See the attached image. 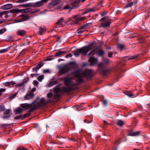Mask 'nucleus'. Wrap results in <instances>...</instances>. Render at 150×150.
I'll list each match as a JSON object with an SVG mask.
<instances>
[{"label": "nucleus", "mask_w": 150, "mask_h": 150, "mask_svg": "<svg viewBox=\"0 0 150 150\" xmlns=\"http://www.w3.org/2000/svg\"><path fill=\"white\" fill-rule=\"evenodd\" d=\"M5 108L4 106L3 105H0V111H2L4 110Z\"/></svg>", "instance_id": "54"}, {"label": "nucleus", "mask_w": 150, "mask_h": 150, "mask_svg": "<svg viewBox=\"0 0 150 150\" xmlns=\"http://www.w3.org/2000/svg\"><path fill=\"white\" fill-rule=\"evenodd\" d=\"M134 4H135V2H132L129 3H128L124 7V8H126L131 7L133 6Z\"/></svg>", "instance_id": "33"}, {"label": "nucleus", "mask_w": 150, "mask_h": 150, "mask_svg": "<svg viewBox=\"0 0 150 150\" xmlns=\"http://www.w3.org/2000/svg\"><path fill=\"white\" fill-rule=\"evenodd\" d=\"M59 0H52L50 3V4L53 6H55L58 4L59 3Z\"/></svg>", "instance_id": "27"}, {"label": "nucleus", "mask_w": 150, "mask_h": 150, "mask_svg": "<svg viewBox=\"0 0 150 150\" xmlns=\"http://www.w3.org/2000/svg\"><path fill=\"white\" fill-rule=\"evenodd\" d=\"M97 61V59L94 57H91L88 59V61L90 63L91 65H93L95 63H96Z\"/></svg>", "instance_id": "13"}, {"label": "nucleus", "mask_w": 150, "mask_h": 150, "mask_svg": "<svg viewBox=\"0 0 150 150\" xmlns=\"http://www.w3.org/2000/svg\"><path fill=\"white\" fill-rule=\"evenodd\" d=\"M83 122L85 123H91L92 122V120H89V119L88 118L85 119L83 120Z\"/></svg>", "instance_id": "39"}, {"label": "nucleus", "mask_w": 150, "mask_h": 150, "mask_svg": "<svg viewBox=\"0 0 150 150\" xmlns=\"http://www.w3.org/2000/svg\"><path fill=\"white\" fill-rule=\"evenodd\" d=\"M83 71L82 69H78L73 72L72 74H74V76L75 78H78L83 76V75H82V73Z\"/></svg>", "instance_id": "6"}, {"label": "nucleus", "mask_w": 150, "mask_h": 150, "mask_svg": "<svg viewBox=\"0 0 150 150\" xmlns=\"http://www.w3.org/2000/svg\"><path fill=\"white\" fill-rule=\"evenodd\" d=\"M23 110V109L20 107H18L14 110V111L16 114H19L22 113Z\"/></svg>", "instance_id": "21"}, {"label": "nucleus", "mask_w": 150, "mask_h": 150, "mask_svg": "<svg viewBox=\"0 0 150 150\" xmlns=\"http://www.w3.org/2000/svg\"><path fill=\"white\" fill-rule=\"evenodd\" d=\"M63 20V18H61L60 19L58 20L56 23L58 25H60Z\"/></svg>", "instance_id": "49"}, {"label": "nucleus", "mask_w": 150, "mask_h": 150, "mask_svg": "<svg viewBox=\"0 0 150 150\" xmlns=\"http://www.w3.org/2000/svg\"><path fill=\"white\" fill-rule=\"evenodd\" d=\"M5 91V89L2 88L0 89V96L2 94V93L4 92Z\"/></svg>", "instance_id": "55"}, {"label": "nucleus", "mask_w": 150, "mask_h": 150, "mask_svg": "<svg viewBox=\"0 0 150 150\" xmlns=\"http://www.w3.org/2000/svg\"><path fill=\"white\" fill-rule=\"evenodd\" d=\"M23 117V116L22 115H20L18 116L15 117H14V119L16 120H18V119H20L21 118H22Z\"/></svg>", "instance_id": "53"}, {"label": "nucleus", "mask_w": 150, "mask_h": 150, "mask_svg": "<svg viewBox=\"0 0 150 150\" xmlns=\"http://www.w3.org/2000/svg\"><path fill=\"white\" fill-rule=\"evenodd\" d=\"M37 99L35 100L31 103H23L21 104V106L23 108L24 110L29 108H31L34 107H36V110L38 108L43 107L46 104L45 99L44 98H41L40 101L37 103Z\"/></svg>", "instance_id": "1"}, {"label": "nucleus", "mask_w": 150, "mask_h": 150, "mask_svg": "<svg viewBox=\"0 0 150 150\" xmlns=\"http://www.w3.org/2000/svg\"><path fill=\"white\" fill-rule=\"evenodd\" d=\"M69 64L72 65V67L73 68L76 69L77 68L79 65L76 64L74 62H71L69 63Z\"/></svg>", "instance_id": "30"}, {"label": "nucleus", "mask_w": 150, "mask_h": 150, "mask_svg": "<svg viewBox=\"0 0 150 150\" xmlns=\"http://www.w3.org/2000/svg\"><path fill=\"white\" fill-rule=\"evenodd\" d=\"M72 90L73 89L71 87H63L61 88L60 93H67L69 92Z\"/></svg>", "instance_id": "7"}, {"label": "nucleus", "mask_w": 150, "mask_h": 150, "mask_svg": "<svg viewBox=\"0 0 150 150\" xmlns=\"http://www.w3.org/2000/svg\"><path fill=\"white\" fill-rule=\"evenodd\" d=\"M8 48H6V49H3L0 50V53H4L7 52L8 50Z\"/></svg>", "instance_id": "42"}, {"label": "nucleus", "mask_w": 150, "mask_h": 150, "mask_svg": "<svg viewBox=\"0 0 150 150\" xmlns=\"http://www.w3.org/2000/svg\"><path fill=\"white\" fill-rule=\"evenodd\" d=\"M137 57V56L136 55H134L132 56L129 57V59H135L136 57Z\"/></svg>", "instance_id": "63"}, {"label": "nucleus", "mask_w": 150, "mask_h": 150, "mask_svg": "<svg viewBox=\"0 0 150 150\" xmlns=\"http://www.w3.org/2000/svg\"><path fill=\"white\" fill-rule=\"evenodd\" d=\"M6 30V28H4L0 30V35L3 34Z\"/></svg>", "instance_id": "47"}, {"label": "nucleus", "mask_w": 150, "mask_h": 150, "mask_svg": "<svg viewBox=\"0 0 150 150\" xmlns=\"http://www.w3.org/2000/svg\"><path fill=\"white\" fill-rule=\"evenodd\" d=\"M29 0H18L16 1V3H22L26 2Z\"/></svg>", "instance_id": "44"}, {"label": "nucleus", "mask_w": 150, "mask_h": 150, "mask_svg": "<svg viewBox=\"0 0 150 150\" xmlns=\"http://www.w3.org/2000/svg\"><path fill=\"white\" fill-rule=\"evenodd\" d=\"M120 139H119L117 140L115 142V144L116 145H118L120 143Z\"/></svg>", "instance_id": "58"}, {"label": "nucleus", "mask_w": 150, "mask_h": 150, "mask_svg": "<svg viewBox=\"0 0 150 150\" xmlns=\"http://www.w3.org/2000/svg\"><path fill=\"white\" fill-rule=\"evenodd\" d=\"M7 41H13V37L12 36H9L7 37Z\"/></svg>", "instance_id": "38"}, {"label": "nucleus", "mask_w": 150, "mask_h": 150, "mask_svg": "<svg viewBox=\"0 0 150 150\" xmlns=\"http://www.w3.org/2000/svg\"><path fill=\"white\" fill-rule=\"evenodd\" d=\"M38 83H39V82H38V81H33V84L34 86H36L38 85Z\"/></svg>", "instance_id": "64"}, {"label": "nucleus", "mask_w": 150, "mask_h": 150, "mask_svg": "<svg viewBox=\"0 0 150 150\" xmlns=\"http://www.w3.org/2000/svg\"><path fill=\"white\" fill-rule=\"evenodd\" d=\"M113 53L112 52H108V57H109L112 58V57Z\"/></svg>", "instance_id": "56"}, {"label": "nucleus", "mask_w": 150, "mask_h": 150, "mask_svg": "<svg viewBox=\"0 0 150 150\" xmlns=\"http://www.w3.org/2000/svg\"><path fill=\"white\" fill-rule=\"evenodd\" d=\"M86 18V17H81L79 16H76V21L77 22L79 21H83Z\"/></svg>", "instance_id": "31"}, {"label": "nucleus", "mask_w": 150, "mask_h": 150, "mask_svg": "<svg viewBox=\"0 0 150 150\" xmlns=\"http://www.w3.org/2000/svg\"><path fill=\"white\" fill-rule=\"evenodd\" d=\"M61 85V83H59L54 88L53 90L54 93H58L59 92H60L61 88H60V86Z\"/></svg>", "instance_id": "16"}, {"label": "nucleus", "mask_w": 150, "mask_h": 150, "mask_svg": "<svg viewBox=\"0 0 150 150\" xmlns=\"http://www.w3.org/2000/svg\"><path fill=\"white\" fill-rule=\"evenodd\" d=\"M101 74L103 76H105L108 74V71L107 70L102 69L100 71Z\"/></svg>", "instance_id": "34"}, {"label": "nucleus", "mask_w": 150, "mask_h": 150, "mask_svg": "<svg viewBox=\"0 0 150 150\" xmlns=\"http://www.w3.org/2000/svg\"><path fill=\"white\" fill-rule=\"evenodd\" d=\"M43 71L44 73H47L49 72L50 70L48 69H44L43 70Z\"/></svg>", "instance_id": "61"}, {"label": "nucleus", "mask_w": 150, "mask_h": 150, "mask_svg": "<svg viewBox=\"0 0 150 150\" xmlns=\"http://www.w3.org/2000/svg\"><path fill=\"white\" fill-rule=\"evenodd\" d=\"M32 9L30 8H27L24 9H21V13H26L31 11Z\"/></svg>", "instance_id": "26"}, {"label": "nucleus", "mask_w": 150, "mask_h": 150, "mask_svg": "<svg viewBox=\"0 0 150 150\" xmlns=\"http://www.w3.org/2000/svg\"><path fill=\"white\" fill-rule=\"evenodd\" d=\"M137 57V56L136 55H134L132 56L129 57V59H135L136 57Z\"/></svg>", "instance_id": "62"}, {"label": "nucleus", "mask_w": 150, "mask_h": 150, "mask_svg": "<svg viewBox=\"0 0 150 150\" xmlns=\"http://www.w3.org/2000/svg\"><path fill=\"white\" fill-rule=\"evenodd\" d=\"M33 96V93H32L30 92L25 96L24 98L26 100H30L32 98Z\"/></svg>", "instance_id": "17"}, {"label": "nucleus", "mask_w": 150, "mask_h": 150, "mask_svg": "<svg viewBox=\"0 0 150 150\" xmlns=\"http://www.w3.org/2000/svg\"><path fill=\"white\" fill-rule=\"evenodd\" d=\"M60 96V94L58 93H55L53 95V99H49L47 101H45L46 104L49 103L50 102H52V103H54L55 102V99L58 98Z\"/></svg>", "instance_id": "8"}, {"label": "nucleus", "mask_w": 150, "mask_h": 150, "mask_svg": "<svg viewBox=\"0 0 150 150\" xmlns=\"http://www.w3.org/2000/svg\"><path fill=\"white\" fill-rule=\"evenodd\" d=\"M7 13V11H0V17Z\"/></svg>", "instance_id": "51"}, {"label": "nucleus", "mask_w": 150, "mask_h": 150, "mask_svg": "<svg viewBox=\"0 0 150 150\" xmlns=\"http://www.w3.org/2000/svg\"><path fill=\"white\" fill-rule=\"evenodd\" d=\"M66 53V51H58L55 54L54 56V57H57L60 56L63 54H65Z\"/></svg>", "instance_id": "23"}, {"label": "nucleus", "mask_w": 150, "mask_h": 150, "mask_svg": "<svg viewBox=\"0 0 150 150\" xmlns=\"http://www.w3.org/2000/svg\"><path fill=\"white\" fill-rule=\"evenodd\" d=\"M13 6L12 4H7L2 6L1 8L2 9L4 10H7L11 9L13 7Z\"/></svg>", "instance_id": "15"}, {"label": "nucleus", "mask_w": 150, "mask_h": 150, "mask_svg": "<svg viewBox=\"0 0 150 150\" xmlns=\"http://www.w3.org/2000/svg\"><path fill=\"white\" fill-rule=\"evenodd\" d=\"M57 83L58 82L56 80H54L53 81H51L48 84V86L50 87H51L57 84Z\"/></svg>", "instance_id": "32"}, {"label": "nucleus", "mask_w": 150, "mask_h": 150, "mask_svg": "<svg viewBox=\"0 0 150 150\" xmlns=\"http://www.w3.org/2000/svg\"><path fill=\"white\" fill-rule=\"evenodd\" d=\"M30 18L28 15L22 14L19 16V19L16 21V22H20L28 20Z\"/></svg>", "instance_id": "5"}, {"label": "nucleus", "mask_w": 150, "mask_h": 150, "mask_svg": "<svg viewBox=\"0 0 150 150\" xmlns=\"http://www.w3.org/2000/svg\"><path fill=\"white\" fill-rule=\"evenodd\" d=\"M96 53L99 56H102L104 54V51L100 49L97 51Z\"/></svg>", "instance_id": "28"}, {"label": "nucleus", "mask_w": 150, "mask_h": 150, "mask_svg": "<svg viewBox=\"0 0 150 150\" xmlns=\"http://www.w3.org/2000/svg\"><path fill=\"white\" fill-rule=\"evenodd\" d=\"M23 84L22 83V82L19 83L18 84H16V86L18 87H20L22 85H23Z\"/></svg>", "instance_id": "59"}, {"label": "nucleus", "mask_w": 150, "mask_h": 150, "mask_svg": "<svg viewBox=\"0 0 150 150\" xmlns=\"http://www.w3.org/2000/svg\"><path fill=\"white\" fill-rule=\"evenodd\" d=\"M17 34L18 35L21 36H25L26 35V32L24 30H20L17 31Z\"/></svg>", "instance_id": "20"}, {"label": "nucleus", "mask_w": 150, "mask_h": 150, "mask_svg": "<svg viewBox=\"0 0 150 150\" xmlns=\"http://www.w3.org/2000/svg\"><path fill=\"white\" fill-rule=\"evenodd\" d=\"M117 47L118 49L122 50L124 48L125 46L122 44H118L117 45Z\"/></svg>", "instance_id": "36"}, {"label": "nucleus", "mask_w": 150, "mask_h": 150, "mask_svg": "<svg viewBox=\"0 0 150 150\" xmlns=\"http://www.w3.org/2000/svg\"><path fill=\"white\" fill-rule=\"evenodd\" d=\"M27 5L28 6V7H30L31 6H32V7H33V5H34V3L31 2L30 3H29L27 4Z\"/></svg>", "instance_id": "57"}, {"label": "nucleus", "mask_w": 150, "mask_h": 150, "mask_svg": "<svg viewBox=\"0 0 150 150\" xmlns=\"http://www.w3.org/2000/svg\"><path fill=\"white\" fill-rule=\"evenodd\" d=\"M29 80V78L28 77H27L26 78H25L23 80L22 82L24 84L25 83L27 82Z\"/></svg>", "instance_id": "45"}, {"label": "nucleus", "mask_w": 150, "mask_h": 150, "mask_svg": "<svg viewBox=\"0 0 150 150\" xmlns=\"http://www.w3.org/2000/svg\"><path fill=\"white\" fill-rule=\"evenodd\" d=\"M36 110V107L32 108L28 111V112L27 113L25 114L22 117V119H23L25 118L28 117L30 115L31 112H33V111Z\"/></svg>", "instance_id": "10"}, {"label": "nucleus", "mask_w": 150, "mask_h": 150, "mask_svg": "<svg viewBox=\"0 0 150 150\" xmlns=\"http://www.w3.org/2000/svg\"><path fill=\"white\" fill-rule=\"evenodd\" d=\"M96 50L94 49L90 52L88 54V55L90 56H93L94 55L96 52Z\"/></svg>", "instance_id": "37"}, {"label": "nucleus", "mask_w": 150, "mask_h": 150, "mask_svg": "<svg viewBox=\"0 0 150 150\" xmlns=\"http://www.w3.org/2000/svg\"><path fill=\"white\" fill-rule=\"evenodd\" d=\"M88 24H86L83 25L81 26L79 29V30L85 29L86 27L87 26Z\"/></svg>", "instance_id": "50"}, {"label": "nucleus", "mask_w": 150, "mask_h": 150, "mask_svg": "<svg viewBox=\"0 0 150 150\" xmlns=\"http://www.w3.org/2000/svg\"><path fill=\"white\" fill-rule=\"evenodd\" d=\"M80 2V0H75L71 4V6H73L72 8H76L78 7V4Z\"/></svg>", "instance_id": "14"}, {"label": "nucleus", "mask_w": 150, "mask_h": 150, "mask_svg": "<svg viewBox=\"0 0 150 150\" xmlns=\"http://www.w3.org/2000/svg\"><path fill=\"white\" fill-rule=\"evenodd\" d=\"M44 65V63L42 62L40 63L37 66L32 68V72L35 71L37 73L39 69Z\"/></svg>", "instance_id": "11"}, {"label": "nucleus", "mask_w": 150, "mask_h": 150, "mask_svg": "<svg viewBox=\"0 0 150 150\" xmlns=\"http://www.w3.org/2000/svg\"><path fill=\"white\" fill-rule=\"evenodd\" d=\"M103 62L105 63H109L110 62V59L108 58H104L103 59Z\"/></svg>", "instance_id": "48"}, {"label": "nucleus", "mask_w": 150, "mask_h": 150, "mask_svg": "<svg viewBox=\"0 0 150 150\" xmlns=\"http://www.w3.org/2000/svg\"><path fill=\"white\" fill-rule=\"evenodd\" d=\"M43 5L42 3L41 2V1H37L36 2L34 3V5H33V7H40Z\"/></svg>", "instance_id": "22"}, {"label": "nucleus", "mask_w": 150, "mask_h": 150, "mask_svg": "<svg viewBox=\"0 0 150 150\" xmlns=\"http://www.w3.org/2000/svg\"><path fill=\"white\" fill-rule=\"evenodd\" d=\"M71 80V79L69 76L65 77L62 79V81H64V84L66 85H69L70 83Z\"/></svg>", "instance_id": "9"}, {"label": "nucleus", "mask_w": 150, "mask_h": 150, "mask_svg": "<svg viewBox=\"0 0 150 150\" xmlns=\"http://www.w3.org/2000/svg\"><path fill=\"white\" fill-rule=\"evenodd\" d=\"M10 12L11 13H21V9H13L10 10Z\"/></svg>", "instance_id": "24"}, {"label": "nucleus", "mask_w": 150, "mask_h": 150, "mask_svg": "<svg viewBox=\"0 0 150 150\" xmlns=\"http://www.w3.org/2000/svg\"><path fill=\"white\" fill-rule=\"evenodd\" d=\"M101 101L103 104L104 105H106L107 103V101L105 100H103Z\"/></svg>", "instance_id": "60"}, {"label": "nucleus", "mask_w": 150, "mask_h": 150, "mask_svg": "<svg viewBox=\"0 0 150 150\" xmlns=\"http://www.w3.org/2000/svg\"><path fill=\"white\" fill-rule=\"evenodd\" d=\"M11 111V110L10 109H7L4 112V114L5 115H8L9 113Z\"/></svg>", "instance_id": "52"}, {"label": "nucleus", "mask_w": 150, "mask_h": 150, "mask_svg": "<svg viewBox=\"0 0 150 150\" xmlns=\"http://www.w3.org/2000/svg\"><path fill=\"white\" fill-rule=\"evenodd\" d=\"M140 133V131L134 132L132 129H131L129 132L128 135L132 137L136 136L139 135Z\"/></svg>", "instance_id": "12"}, {"label": "nucleus", "mask_w": 150, "mask_h": 150, "mask_svg": "<svg viewBox=\"0 0 150 150\" xmlns=\"http://www.w3.org/2000/svg\"><path fill=\"white\" fill-rule=\"evenodd\" d=\"M72 68V67L67 65L64 66L59 69L58 74L59 75L65 74L69 71Z\"/></svg>", "instance_id": "4"}, {"label": "nucleus", "mask_w": 150, "mask_h": 150, "mask_svg": "<svg viewBox=\"0 0 150 150\" xmlns=\"http://www.w3.org/2000/svg\"><path fill=\"white\" fill-rule=\"evenodd\" d=\"M96 47V44L94 42L87 46H84L76 50L73 52L74 55L76 57H78L81 54L82 56L86 55L88 52L94 49Z\"/></svg>", "instance_id": "2"}, {"label": "nucleus", "mask_w": 150, "mask_h": 150, "mask_svg": "<svg viewBox=\"0 0 150 150\" xmlns=\"http://www.w3.org/2000/svg\"><path fill=\"white\" fill-rule=\"evenodd\" d=\"M39 30L38 33L40 35H42L45 33L46 31V29L44 27L40 26L39 27Z\"/></svg>", "instance_id": "18"}, {"label": "nucleus", "mask_w": 150, "mask_h": 150, "mask_svg": "<svg viewBox=\"0 0 150 150\" xmlns=\"http://www.w3.org/2000/svg\"><path fill=\"white\" fill-rule=\"evenodd\" d=\"M83 76H81V77H80L78 78H76L77 79L76 80V82L78 83V84H80L82 83L83 81Z\"/></svg>", "instance_id": "25"}, {"label": "nucleus", "mask_w": 150, "mask_h": 150, "mask_svg": "<svg viewBox=\"0 0 150 150\" xmlns=\"http://www.w3.org/2000/svg\"><path fill=\"white\" fill-rule=\"evenodd\" d=\"M93 70L91 69H85L83 71L82 73L83 77H85L87 79H91L93 77Z\"/></svg>", "instance_id": "3"}, {"label": "nucleus", "mask_w": 150, "mask_h": 150, "mask_svg": "<svg viewBox=\"0 0 150 150\" xmlns=\"http://www.w3.org/2000/svg\"><path fill=\"white\" fill-rule=\"evenodd\" d=\"M15 84V83L13 81L6 82L5 83L4 85L6 86H9L11 85H13Z\"/></svg>", "instance_id": "29"}, {"label": "nucleus", "mask_w": 150, "mask_h": 150, "mask_svg": "<svg viewBox=\"0 0 150 150\" xmlns=\"http://www.w3.org/2000/svg\"><path fill=\"white\" fill-rule=\"evenodd\" d=\"M53 95L52 93H49L47 95V97L49 98H52L51 99H53Z\"/></svg>", "instance_id": "40"}, {"label": "nucleus", "mask_w": 150, "mask_h": 150, "mask_svg": "<svg viewBox=\"0 0 150 150\" xmlns=\"http://www.w3.org/2000/svg\"><path fill=\"white\" fill-rule=\"evenodd\" d=\"M111 22L108 21L105 23H101V26L103 28H105L107 27H109Z\"/></svg>", "instance_id": "19"}, {"label": "nucleus", "mask_w": 150, "mask_h": 150, "mask_svg": "<svg viewBox=\"0 0 150 150\" xmlns=\"http://www.w3.org/2000/svg\"><path fill=\"white\" fill-rule=\"evenodd\" d=\"M17 93H15L12 94L9 97V98L10 99H13L17 95Z\"/></svg>", "instance_id": "46"}, {"label": "nucleus", "mask_w": 150, "mask_h": 150, "mask_svg": "<svg viewBox=\"0 0 150 150\" xmlns=\"http://www.w3.org/2000/svg\"><path fill=\"white\" fill-rule=\"evenodd\" d=\"M16 150H28V149L23 146H20L18 147Z\"/></svg>", "instance_id": "43"}, {"label": "nucleus", "mask_w": 150, "mask_h": 150, "mask_svg": "<svg viewBox=\"0 0 150 150\" xmlns=\"http://www.w3.org/2000/svg\"><path fill=\"white\" fill-rule=\"evenodd\" d=\"M44 76L43 75H41L38 78V80L40 82H41L44 79Z\"/></svg>", "instance_id": "41"}, {"label": "nucleus", "mask_w": 150, "mask_h": 150, "mask_svg": "<svg viewBox=\"0 0 150 150\" xmlns=\"http://www.w3.org/2000/svg\"><path fill=\"white\" fill-rule=\"evenodd\" d=\"M116 124L117 125L121 127L124 124V123L122 120H119L116 122Z\"/></svg>", "instance_id": "35"}]
</instances>
